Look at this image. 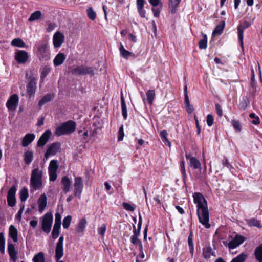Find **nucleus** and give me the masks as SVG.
<instances>
[{
    "label": "nucleus",
    "mask_w": 262,
    "mask_h": 262,
    "mask_svg": "<svg viewBox=\"0 0 262 262\" xmlns=\"http://www.w3.org/2000/svg\"><path fill=\"white\" fill-rule=\"evenodd\" d=\"M247 257L248 255L247 254L245 253H242L236 257L233 258L231 262H244Z\"/></svg>",
    "instance_id": "nucleus-35"
},
{
    "label": "nucleus",
    "mask_w": 262,
    "mask_h": 262,
    "mask_svg": "<svg viewBox=\"0 0 262 262\" xmlns=\"http://www.w3.org/2000/svg\"><path fill=\"white\" fill-rule=\"evenodd\" d=\"M72 220V216L71 215H68L65 217L63 221V227L64 229H67L71 223Z\"/></svg>",
    "instance_id": "nucleus-48"
},
{
    "label": "nucleus",
    "mask_w": 262,
    "mask_h": 262,
    "mask_svg": "<svg viewBox=\"0 0 262 262\" xmlns=\"http://www.w3.org/2000/svg\"><path fill=\"white\" fill-rule=\"evenodd\" d=\"M31 186L34 190H36L41 187L42 182L39 180L30 179Z\"/></svg>",
    "instance_id": "nucleus-31"
},
{
    "label": "nucleus",
    "mask_w": 262,
    "mask_h": 262,
    "mask_svg": "<svg viewBox=\"0 0 262 262\" xmlns=\"http://www.w3.org/2000/svg\"><path fill=\"white\" fill-rule=\"evenodd\" d=\"M63 236H61L56 245L55 258L57 262H64L59 260L63 255Z\"/></svg>",
    "instance_id": "nucleus-7"
},
{
    "label": "nucleus",
    "mask_w": 262,
    "mask_h": 262,
    "mask_svg": "<svg viewBox=\"0 0 262 262\" xmlns=\"http://www.w3.org/2000/svg\"><path fill=\"white\" fill-rule=\"evenodd\" d=\"M66 56L64 54L59 53L55 57L54 59V64L55 66H59L63 63L66 59Z\"/></svg>",
    "instance_id": "nucleus-23"
},
{
    "label": "nucleus",
    "mask_w": 262,
    "mask_h": 262,
    "mask_svg": "<svg viewBox=\"0 0 262 262\" xmlns=\"http://www.w3.org/2000/svg\"><path fill=\"white\" fill-rule=\"evenodd\" d=\"M86 224V221L85 219L83 218L79 222L76 231L78 233H82L85 229V225Z\"/></svg>",
    "instance_id": "nucleus-32"
},
{
    "label": "nucleus",
    "mask_w": 262,
    "mask_h": 262,
    "mask_svg": "<svg viewBox=\"0 0 262 262\" xmlns=\"http://www.w3.org/2000/svg\"><path fill=\"white\" fill-rule=\"evenodd\" d=\"M247 224L249 226H254L258 228H261L262 226L260 222L256 219L252 218L246 221Z\"/></svg>",
    "instance_id": "nucleus-33"
},
{
    "label": "nucleus",
    "mask_w": 262,
    "mask_h": 262,
    "mask_svg": "<svg viewBox=\"0 0 262 262\" xmlns=\"http://www.w3.org/2000/svg\"><path fill=\"white\" fill-rule=\"evenodd\" d=\"M235 242H237L236 246H239L242 244L245 241V238L244 236L239 235H236L234 238Z\"/></svg>",
    "instance_id": "nucleus-54"
},
{
    "label": "nucleus",
    "mask_w": 262,
    "mask_h": 262,
    "mask_svg": "<svg viewBox=\"0 0 262 262\" xmlns=\"http://www.w3.org/2000/svg\"><path fill=\"white\" fill-rule=\"evenodd\" d=\"M33 159V153L31 150L27 151L24 154V161L27 165H29Z\"/></svg>",
    "instance_id": "nucleus-28"
},
{
    "label": "nucleus",
    "mask_w": 262,
    "mask_h": 262,
    "mask_svg": "<svg viewBox=\"0 0 262 262\" xmlns=\"http://www.w3.org/2000/svg\"><path fill=\"white\" fill-rule=\"evenodd\" d=\"M207 46V37L206 34H203V38L200 40L199 47L200 49H206Z\"/></svg>",
    "instance_id": "nucleus-42"
},
{
    "label": "nucleus",
    "mask_w": 262,
    "mask_h": 262,
    "mask_svg": "<svg viewBox=\"0 0 262 262\" xmlns=\"http://www.w3.org/2000/svg\"><path fill=\"white\" fill-rule=\"evenodd\" d=\"M8 252L11 259H12L13 262H16L17 259V254L13 244L8 243Z\"/></svg>",
    "instance_id": "nucleus-16"
},
{
    "label": "nucleus",
    "mask_w": 262,
    "mask_h": 262,
    "mask_svg": "<svg viewBox=\"0 0 262 262\" xmlns=\"http://www.w3.org/2000/svg\"><path fill=\"white\" fill-rule=\"evenodd\" d=\"M15 59L19 63H24L28 59V54L25 51L19 50L15 54Z\"/></svg>",
    "instance_id": "nucleus-13"
},
{
    "label": "nucleus",
    "mask_w": 262,
    "mask_h": 262,
    "mask_svg": "<svg viewBox=\"0 0 262 262\" xmlns=\"http://www.w3.org/2000/svg\"><path fill=\"white\" fill-rule=\"evenodd\" d=\"M18 232L17 229L13 226L11 225L9 227V235L14 242H17Z\"/></svg>",
    "instance_id": "nucleus-25"
},
{
    "label": "nucleus",
    "mask_w": 262,
    "mask_h": 262,
    "mask_svg": "<svg viewBox=\"0 0 262 262\" xmlns=\"http://www.w3.org/2000/svg\"><path fill=\"white\" fill-rule=\"evenodd\" d=\"M121 104L122 108V115H127V109L125 102V100L123 95L121 96Z\"/></svg>",
    "instance_id": "nucleus-50"
},
{
    "label": "nucleus",
    "mask_w": 262,
    "mask_h": 262,
    "mask_svg": "<svg viewBox=\"0 0 262 262\" xmlns=\"http://www.w3.org/2000/svg\"><path fill=\"white\" fill-rule=\"evenodd\" d=\"M61 183L63 186V190L64 192L67 193L71 190V181L67 177H63L61 181Z\"/></svg>",
    "instance_id": "nucleus-19"
},
{
    "label": "nucleus",
    "mask_w": 262,
    "mask_h": 262,
    "mask_svg": "<svg viewBox=\"0 0 262 262\" xmlns=\"http://www.w3.org/2000/svg\"><path fill=\"white\" fill-rule=\"evenodd\" d=\"M51 135V132L49 130L45 131L39 138L37 142V146L39 147L43 146L48 142Z\"/></svg>",
    "instance_id": "nucleus-15"
},
{
    "label": "nucleus",
    "mask_w": 262,
    "mask_h": 262,
    "mask_svg": "<svg viewBox=\"0 0 262 262\" xmlns=\"http://www.w3.org/2000/svg\"><path fill=\"white\" fill-rule=\"evenodd\" d=\"M76 125L74 121H68L56 128L55 134L57 136L70 134L75 130Z\"/></svg>",
    "instance_id": "nucleus-2"
},
{
    "label": "nucleus",
    "mask_w": 262,
    "mask_h": 262,
    "mask_svg": "<svg viewBox=\"0 0 262 262\" xmlns=\"http://www.w3.org/2000/svg\"><path fill=\"white\" fill-rule=\"evenodd\" d=\"M167 135H168V134H167L166 130H163L160 132V136H161V138L162 139V140L163 141L166 142L167 145L169 147H170L171 144L170 142L167 139Z\"/></svg>",
    "instance_id": "nucleus-45"
},
{
    "label": "nucleus",
    "mask_w": 262,
    "mask_h": 262,
    "mask_svg": "<svg viewBox=\"0 0 262 262\" xmlns=\"http://www.w3.org/2000/svg\"><path fill=\"white\" fill-rule=\"evenodd\" d=\"M155 93L154 90H149L146 93L148 102L151 103L155 98Z\"/></svg>",
    "instance_id": "nucleus-49"
},
{
    "label": "nucleus",
    "mask_w": 262,
    "mask_h": 262,
    "mask_svg": "<svg viewBox=\"0 0 262 262\" xmlns=\"http://www.w3.org/2000/svg\"><path fill=\"white\" fill-rule=\"evenodd\" d=\"M26 85V94L29 97L33 96L37 89V78L32 75H29L28 72L25 74Z\"/></svg>",
    "instance_id": "nucleus-3"
},
{
    "label": "nucleus",
    "mask_w": 262,
    "mask_h": 262,
    "mask_svg": "<svg viewBox=\"0 0 262 262\" xmlns=\"http://www.w3.org/2000/svg\"><path fill=\"white\" fill-rule=\"evenodd\" d=\"M42 16V13L40 11H36L33 13H32L29 18H28L29 21H33L36 20H38L41 18Z\"/></svg>",
    "instance_id": "nucleus-34"
},
{
    "label": "nucleus",
    "mask_w": 262,
    "mask_h": 262,
    "mask_svg": "<svg viewBox=\"0 0 262 262\" xmlns=\"http://www.w3.org/2000/svg\"><path fill=\"white\" fill-rule=\"evenodd\" d=\"M38 210L42 213L47 206V196L45 193L41 195L38 200Z\"/></svg>",
    "instance_id": "nucleus-17"
},
{
    "label": "nucleus",
    "mask_w": 262,
    "mask_h": 262,
    "mask_svg": "<svg viewBox=\"0 0 262 262\" xmlns=\"http://www.w3.org/2000/svg\"><path fill=\"white\" fill-rule=\"evenodd\" d=\"M193 196L194 202L197 206V215L199 222L208 229L210 227V224L209 223V217L207 201L200 193L195 192Z\"/></svg>",
    "instance_id": "nucleus-1"
},
{
    "label": "nucleus",
    "mask_w": 262,
    "mask_h": 262,
    "mask_svg": "<svg viewBox=\"0 0 262 262\" xmlns=\"http://www.w3.org/2000/svg\"><path fill=\"white\" fill-rule=\"evenodd\" d=\"M18 102V96L16 94L12 95L7 102V106L9 110H15Z\"/></svg>",
    "instance_id": "nucleus-14"
},
{
    "label": "nucleus",
    "mask_w": 262,
    "mask_h": 262,
    "mask_svg": "<svg viewBox=\"0 0 262 262\" xmlns=\"http://www.w3.org/2000/svg\"><path fill=\"white\" fill-rule=\"evenodd\" d=\"M74 195L80 199L83 188V184L81 177H77L74 178Z\"/></svg>",
    "instance_id": "nucleus-8"
},
{
    "label": "nucleus",
    "mask_w": 262,
    "mask_h": 262,
    "mask_svg": "<svg viewBox=\"0 0 262 262\" xmlns=\"http://www.w3.org/2000/svg\"><path fill=\"white\" fill-rule=\"evenodd\" d=\"M55 224L61 226V216L60 213L56 212L55 215Z\"/></svg>",
    "instance_id": "nucleus-56"
},
{
    "label": "nucleus",
    "mask_w": 262,
    "mask_h": 262,
    "mask_svg": "<svg viewBox=\"0 0 262 262\" xmlns=\"http://www.w3.org/2000/svg\"><path fill=\"white\" fill-rule=\"evenodd\" d=\"M11 44L16 47H20V48H24L26 47L25 43L23 41L22 39L20 38H15L14 39L12 42Z\"/></svg>",
    "instance_id": "nucleus-39"
},
{
    "label": "nucleus",
    "mask_w": 262,
    "mask_h": 262,
    "mask_svg": "<svg viewBox=\"0 0 262 262\" xmlns=\"http://www.w3.org/2000/svg\"><path fill=\"white\" fill-rule=\"evenodd\" d=\"M0 251L3 254L5 252V238L2 232L0 233Z\"/></svg>",
    "instance_id": "nucleus-47"
},
{
    "label": "nucleus",
    "mask_w": 262,
    "mask_h": 262,
    "mask_svg": "<svg viewBox=\"0 0 262 262\" xmlns=\"http://www.w3.org/2000/svg\"><path fill=\"white\" fill-rule=\"evenodd\" d=\"M188 244L189 246V249L190 251V253L193 255L194 253V248L193 244V234L192 232H191L190 234L188 236Z\"/></svg>",
    "instance_id": "nucleus-37"
},
{
    "label": "nucleus",
    "mask_w": 262,
    "mask_h": 262,
    "mask_svg": "<svg viewBox=\"0 0 262 262\" xmlns=\"http://www.w3.org/2000/svg\"><path fill=\"white\" fill-rule=\"evenodd\" d=\"M236 244H237V242H235V241L233 238L232 241H231L228 244V246L229 249H234L238 246H236Z\"/></svg>",
    "instance_id": "nucleus-59"
},
{
    "label": "nucleus",
    "mask_w": 262,
    "mask_h": 262,
    "mask_svg": "<svg viewBox=\"0 0 262 262\" xmlns=\"http://www.w3.org/2000/svg\"><path fill=\"white\" fill-rule=\"evenodd\" d=\"M122 206L125 210L129 211H134L135 208V205H131L127 203H123Z\"/></svg>",
    "instance_id": "nucleus-53"
},
{
    "label": "nucleus",
    "mask_w": 262,
    "mask_h": 262,
    "mask_svg": "<svg viewBox=\"0 0 262 262\" xmlns=\"http://www.w3.org/2000/svg\"><path fill=\"white\" fill-rule=\"evenodd\" d=\"M213 254V252L210 246H206L203 249V255L205 259H209Z\"/></svg>",
    "instance_id": "nucleus-27"
},
{
    "label": "nucleus",
    "mask_w": 262,
    "mask_h": 262,
    "mask_svg": "<svg viewBox=\"0 0 262 262\" xmlns=\"http://www.w3.org/2000/svg\"><path fill=\"white\" fill-rule=\"evenodd\" d=\"M50 181L54 182L57 179V171H49Z\"/></svg>",
    "instance_id": "nucleus-57"
},
{
    "label": "nucleus",
    "mask_w": 262,
    "mask_h": 262,
    "mask_svg": "<svg viewBox=\"0 0 262 262\" xmlns=\"http://www.w3.org/2000/svg\"><path fill=\"white\" fill-rule=\"evenodd\" d=\"M130 242L133 244L137 245L140 242V240L138 238V236L132 235L130 237Z\"/></svg>",
    "instance_id": "nucleus-61"
},
{
    "label": "nucleus",
    "mask_w": 262,
    "mask_h": 262,
    "mask_svg": "<svg viewBox=\"0 0 262 262\" xmlns=\"http://www.w3.org/2000/svg\"><path fill=\"white\" fill-rule=\"evenodd\" d=\"M54 96L51 94H47L44 96L39 101L38 106L41 107L45 103L50 101L53 98Z\"/></svg>",
    "instance_id": "nucleus-30"
},
{
    "label": "nucleus",
    "mask_w": 262,
    "mask_h": 262,
    "mask_svg": "<svg viewBox=\"0 0 262 262\" xmlns=\"http://www.w3.org/2000/svg\"><path fill=\"white\" fill-rule=\"evenodd\" d=\"M251 118L253 119L252 123L253 124L257 125L260 123V120L257 116H249Z\"/></svg>",
    "instance_id": "nucleus-60"
},
{
    "label": "nucleus",
    "mask_w": 262,
    "mask_h": 262,
    "mask_svg": "<svg viewBox=\"0 0 262 262\" xmlns=\"http://www.w3.org/2000/svg\"><path fill=\"white\" fill-rule=\"evenodd\" d=\"M254 255L256 259L258 262H262V244L255 249Z\"/></svg>",
    "instance_id": "nucleus-29"
},
{
    "label": "nucleus",
    "mask_w": 262,
    "mask_h": 262,
    "mask_svg": "<svg viewBox=\"0 0 262 262\" xmlns=\"http://www.w3.org/2000/svg\"><path fill=\"white\" fill-rule=\"evenodd\" d=\"M232 125L236 132H239L242 129L241 123L236 120H232Z\"/></svg>",
    "instance_id": "nucleus-51"
},
{
    "label": "nucleus",
    "mask_w": 262,
    "mask_h": 262,
    "mask_svg": "<svg viewBox=\"0 0 262 262\" xmlns=\"http://www.w3.org/2000/svg\"><path fill=\"white\" fill-rule=\"evenodd\" d=\"M42 171L36 168L32 171L30 179L41 180Z\"/></svg>",
    "instance_id": "nucleus-24"
},
{
    "label": "nucleus",
    "mask_w": 262,
    "mask_h": 262,
    "mask_svg": "<svg viewBox=\"0 0 262 262\" xmlns=\"http://www.w3.org/2000/svg\"><path fill=\"white\" fill-rule=\"evenodd\" d=\"M35 137L34 134H27L22 139L21 145L24 147L28 146L34 140Z\"/></svg>",
    "instance_id": "nucleus-18"
},
{
    "label": "nucleus",
    "mask_w": 262,
    "mask_h": 262,
    "mask_svg": "<svg viewBox=\"0 0 262 262\" xmlns=\"http://www.w3.org/2000/svg\"><path fill=\"white\" fill-rule=\"evenodd\" d=\"M213 116H207V123L209 126H211L213 124Z\"/></svg>",
    "instance_id": "nucleus-63"
},
{
    "label": "nucleus",
    "mask_w": 262,
    "mask_h": 262,
    "mask_svg": "<svg viewBox=\"0 0 262 262\" xmlns=\"http://www.w3.org/2000/svg\"><path fill=\"white\" fill-rule=\"evenodd\" d=\"M60 144L58 142H54L50 145L45 154V157L48 159L51 155H54L59 151Z\"/></svg>",
    "instance_id": "nucleus-10"
},
{
    "label": "nucleus",
    "mask_w": 262,
    "mask_h": 262,
    "mask_svg": "<svg viewBox=\"0 0 262 262\" xmlns=\"http://www.w3.org/2000/svg\"><path fill=\"white\" fill-rule=\"evenodd\" d=\"M225 23L224 21H222L220 22V24L217 25L212 32L213 35H215L216 34L221 35L222 32L223 30L225 27Z\"/></svg>",
    "instance_id": "nucleus-26"
},
{
    "label": "nucleus",
    "mask_w": 262,
    "mask_h": 262,
    "mask_svg": "<svg viewBox=\"0 0 262 262\" xmlns=\"http://www.w3.org/2000/svg\"><path fill=\"white\" fill-rule=\"evenodd\" d=\"M61 226L57 224H54L53 229L52 232V236L53 238L56 239L59 234V229Z\"/></svg>",
    "instance_id": "nucleus-41"
},
{
    "label": "nucleus",
    "mask_w": 262,
    "mask_h": 262,
    "mask_svg": "<svg viewBox=\"0 0 262 262\" xmlns=\"http://www.w3.org/2000/svg\"><path fill=\"white\" fill-rule=\"evenodd\" d=\"M222 164L224 166L226 167L228 169H230V168L231 167V165L230 164V163L228 162V160L226 158H224V159L223 160Z\"/></svg>",
    "instance_id": "nucleus-64"
},
{
    "label": "nucleus",
    "mask_w": 262,
    "mask_h": 262,
    "mask_svg": "<svg viewBox=\"0 0 262 262\" xmlns=\"http://www.w3.org/2000/svg\"><path fill=\"white\" fill-rule=\"evenodd\" d=\"M64 41V36L62 33L60 32H56L53 38V42L55 48H59Z\"/></svg>",
    "instance_id": "nucleus-11"
},
{
    "label": "nucleus",
    "mask_w": 262,
    "mask_h": 262,
    "mask_svg": "<svg viewBox=\"0 0 262 262\" xmlns=\"http://www.w3.org/2000/svg\"><path fill=\"white\" fill-rule=\"evenodd\" d=\"M106 229V227L105 225H103L98 229V232L101 235H104Z\"/></svg>",
    "instance_id": "nucleus-62"
},
{
    "label": "nucleus",
    "mask_w": 262,
    "mask_h": 262,
    "mask_svg": "<svg viewBox=\"0 0 262 262\" xmlns=\"http://www.w3.org/2000/svg\"><path fill=\"white\" fill-rule=\"evenodd\" d=\"M53 222V216L51 213H47L45 215L42 222V228L43 231L49 233L51 230Z\"/></svg>",
    "instance_id": "nucleus-6"
},
{
    "label": "nucleus",
    "mask_w": 262,
    "mask_h": 262,
    "mask_svg": "<svg viewBox=\"0 0 262 262\" xmlns=\"http://www.w3.org/2000/svg\"><path fill=\"white\" fill-rule=\"evenodd\" d=\"M186 158L189 160L188 165L194 169H201L200 161L194 157H192L190 154L186 155Z\"/></svg>",
    "instance_id": "nucleus-12"
},
{
    "label": "nucleus",
    "mask_w": 262,
    "mask_h": 262,
    "mask_svg": "<svg viewBox=\"0 0 262 262\" xmlns=\"http://www.w3.org/2000/svg\"><path fill=\"white\" fill-rule=\"evenodd\" d=\"M248 27V25L246 23L245 24V25H244V27H243L242 26H239L237 28L238 40H239L241 46L242 48V49L244 48V45H243L244 31L246 28H247Z\"/></svg>",
    "instance_id": "nucleus-20"
},
{
    "label": "nucleus",
    "mask_w": 262,
    "mask_h": 262,
    "mask_svg": "<svg viewBox=\"0 0 262 262\" xmlns=\"http://www.w3.org/2000/svg\"><path fill=\"white\" fill-rule=\"evenodd\" d=\"M119 51L121 56L123 58H125L126 59H127L130 56H133L134 57H135V54H133L132 52L125 50V49L124 48V46L121 43H120V46L119 47Z\"/></svg>",
    "instance_id": "nucleus-21"
},
{
    "label": "nucleus",
    "mask_w": 262,
    "mask_h": 262,
    "mask_svg": "<svg viewBox=\"0 0 262 262\" xmlns=\"http://www.w3.org/2000/svg\"><path fill=\"white\" fill-rule=\"evenodd\" d=\"M50 72L51 68L49 66H46L43 67L41 70L40 79L43 80Z\"/></svg>",
    "instance_id": "nucleus-36"
},
{
    "label": "nucleus",
    "mask_w": 262,
    "mask_h": 262,
    "mask_svg": "<svg viewBox=\"0 0 262 262\" xmlns=\"http://www.w3.org/2000/svg\"><path fill=\"white\" fill-rule=\"evenodd\" d=\"M33 262H45L44 254L42 252H39L35 255L33 258Z\"/></svg>",
    "instance_id": "nucleus-44"
},
{
    "label": "nucleus",
    "mask_w": 262,
    "mask_h": 262,
    "mask_svg": "<svg viewBox=\"0 0 262 262\" xmlns=\"http://www.w3.org/2000/svg\"><path fill=\"white\" fill-rule=\"evenodd\" d=\"M58 168V161L52 160L50 161L48 168L49 171H57Z\"/></svg>",
    "instance_id": "nucleus-40"
},
{
    "label": "nucleus",
    "mask_w": 262,
    "mask_h": 262,
    "mask_svg": "<svg viewBox=\"0 0 262 262\" xmlns=\"http://www.w3.org/2000/svg\"><path fill=\"white\" fill-rule=\"evenodd\" d=\"M16 190L17 188L15 185L12 186L8 190L7 200L8 205L10 207H13L16 204Z\"/></svg>",
    "instance_id": "nucleus-9"
},
{
    "label": "nucleus",
    "mask_w": 262,
    "mask_h": 262,
    "mask_svg": "<svg viewBox=\"0 0 262 262\" xmlns=\"http://www.w3.org/2000/svg\"><path fill=\"white\" fill-rule=\"evenodd\" d=\"M71 72L72 74L76 75H83L88 74L91 76H93L95 74L93 67L84 65L78 66L74 68L71 71Z\"/></svg>",
    "instance_id": "nucleus-5"
},
{
    "label": "nucleus",
    "mask_w": 262,
    "mask_h": 262,
    "mask_svg": "<svg viewBox=\"0 0 262 262\" xmlns=\"http://www.w3.org/2000/svg\"><path fill=\"white\" fill-rule=\"evenodd\" d=\"M95 131H90V133L88 130L82 132V130L79 131V134L81 136H83V139L85 141L88 140L89 136H93L94 135Z\"/></svg>",
    "instance_id": "nucleus-43"
},
{
    "label": "nucleus",
    "mask_w": 262,
    "mask_h": 262,
    "mask_svg": "<svg viewBox=\"0 0 262 262\" xmlns=\"http://www.w3.org/2000/svg\"><path fill=\"white\" fill-rule=\"evenodd\" d=\"M185 107L187 111V112L188 114H191L193 112V107L190 104L189 100L188 101H186L185 100Z\"/></svg>",
    "instance_id": "nucleus-58"
},
{
    "label": "nucleus",
    "mask_w": 262,
    "mask_h": 262,
    "mask_svg": "<svg viewBox=\"0 0 262 262\" xmlns=\"http://www.w3.org/2000/svg\"><path fill=\"white\" fill-rule=\"evenodd\" d=\"M124 136V130H123V126L122 125L119 129L118 131V140L122 141L123 139Z\"/></svg>",
    "instance_id": "nucleus-55"
},
{
    "label": "nucleus",
    "mask_w": 262,
    "mask_h": 262,
    "mask_svg": "<svg viewBox=\"0 0 262 262\" xmlns=\"http://www.w3.org/2000/svg\"><path fill=\"white\" fill-rule=\"evenodd\" d=\"M36 55L40 61H47L50 58V54L48 45L40 43L37 45Z\"/></svg>",
    "instance_id": "nucleus-4"
},
{
    "label": "nucleus",
    "mask_w": 262,
    "mask_h": 262,
    "mask_svg": "<svg viewBox=\"0 0 262 262\" xmlns=\"http://www.w3.org/2000/svg\"><path fill=\"white\" fill-rule=\"evenodd\" d=\"M181 0H169L170 11L171 13L174 14L177 11V7L179 5Z\"/></svg>",
    "instance_id": "nucleus-22"
},
{
    "label": "nucleus",
    "mask_w": 262,
    "mask_h": 262,
    "mask_svg": "<svg viewBox=\"0 0 262 262\" xmlns=\"http://www.w3.org/2000/svg\"><path fill=\"white\" fill-rule=\"evenodd\" d=\"M19 195L21 201H25L29 195L27 188L26 187L23 188L19 192Z\"/></svg>",
    "instance_id": "nucleus-38"
},
{
    "label": "nucleus",
    "mask_w": 262,
    "mask_h": 262,
    "mask_svg": "<svg viewBox=\"0 0 262 262\" xmlns=\"http://www.w3.org/2000/svg\"><path fill=\"white\" fill-rule=\"evenodd\" d=\"M86 11H87V15H88V16L89 17V18L92 20H95L96 18V13L93 10V9H92V7L89 8L87 9Z\"/></svg>",
    "instance_id": "nucleus-46"
},
{
    "label": "nucleus",
    "mask_w": 262,
    "mask_h": 262,
    "mask_svg": "<svg viewBox=\"0 0 262 262\" xmlns=\"http://www.w3.org/2000/svg\"><path fill=\"white\" fill-rule=\"evenodd\" d=\"M248 102V100L247 97H243L239 103V107L242 110H245L247 107Z\"/></svg>",
    "instance_id": "nucleus-52"
}]
</instances>
